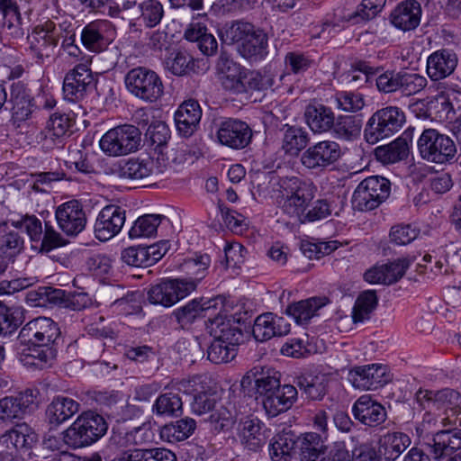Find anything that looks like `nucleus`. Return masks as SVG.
<instances>
[{
	"instance_id": "42",
	"label": "nucleus",
	"mask_w": 461,
	"mask_h": 461,
	"mask_svg": "<svg viewBox=\"0 0 461 461\" xmlns=\"http://www.w3.org/2000/svg\"><path fill=\"white\" fill-rule=\"evenodd\" d=\"M169 220L162 214H145L139 217L129 231L131 239L152 237L158 227L163 224H168Z\"/></svg>"
},
{
	"instance_id": "8",
	"label": "nucleus",
	"mask_w": 461,
	"mask_h": 461,
	"mask_svg": "<svg viewBox=\"0 0 461 461\" xmlns=\"http://www.w3.org/2000/svg\"><path fill=\"white\" fill-rule=\"evenodd\" d=\"M391 191L388 179L379 176H372L362 180L357 186L352 203L359 211H371L385 201Z\"/></svg>"
},
{
	"instance_id": "56",
	"label": "nucleus",
	"mask_w": 461,
	"mask_h": 461,
	"mask_svg": "<svg viewBox=\"0 0 461 461\" xmlns=\"http://www.w3.org/2000/svg\"><path fill=\"white\" fill-rule=\"evenodd\" d=\"M23 239L16 231H10L0 237V253L15 260L24 248Z\"/></svg>"
},
{
	"instance_id": "2",
	"label": "nucleus",
	"mask_w": 461,
	"mask_h": 461,
	"mask_svg": "<svg viewBox=\"0 0 461 461\" xmlns=\"http://www.w3.org/2000/svg\"><path fill=\"white\" fill-rule=\"evenodd\" d=\"M317 193V186L308 179L297 176L285 177L280 180L279 204L282 212L296 220L306 211Z\"/></svg>"
},
{
	"instance_id": "55",
	"label": "nucleus",
	"mask_w": 461,
	"mask_h": 461,
	"mask_svg": "<svg viewBox=\"0 0 461 461\" xmlns=\"http://www.w3.org/2000/svg\"><path fill=\"white\" fill-rule=\"evenodd\" d=\"M211 259L208 255H201L194 258H190L185 261V267L190 276L188 278H181L183 282H192L197 286L207 273L208 267L210 266Z\"/></svg>"
},
{
	"instance_id": "35",
	"label": "nucleus",
	"mask_w": 461,
	"mask_h": 461,
	"mask_svg": "<svg viewBox=\"0 0 461 461\" xmlns=\"http://www.w3.org/2000/svg\"><path fill=\"white\" fill-rule=\"evenodd\" d=\"M218 69L220 70V79L224 89L234 94L244 93L242 86L243 75L241 68L226 57L221 56L218 61Z\"/></svg>"
},
{
	"instance_id": "18",
	"label": "nucleus",
	"mask_w": 461,
	"mask_h": 461,
	"mask_svg": "<svg viewBox=\"0 0 461 461\" xmlns=\"http://www.w3.org/2000/svg\"><path fill=\"white\" fill-rule=\"evenodd\" d=\"M38 392L26 389L16 396H5L0 399V421L11 422L21 419L27 410L35 404Z\"/></svg>"
},
{
	"instance_id": "50",
	"label": "nucleus",
	"mask_w": 461,
	"mask_h": 461,
	"mask_svg": "<svg viewBox=\"0 0 461 461\" xmlns=\"http://www.w3.org/2000/svg\"><path fill=\"white\" fill-rule=\"evenodd\" d=\"M138 19L147 28L159 24L165 13L163 5L158 0H141L138 4Z\"/></svg>"
},
{
	"instance_id": "30",
	"label": "nucleus",
	"mask_w": 461,
	"mask_h": 461,
	"mask_svg": "<svg viewBox=\"0 0 461 461\" xmlns=\"http://www.w3.org/2000/svg\"><path fill=\"white\" fill-rule=\"evenodd\" d=\"M297 389L291 384L280 385L269 396L263 399V406L268 415L275 417L289 410L297 399Z\"/></svg>"
},
{
	"instance_id": "40",
	"label": "nucleus",
	"mask_w": 461,
	"mask_h": 461,
	"mask_svg": "<svg viewBox=\"0 0 461 461\" xmlns=\"http://www.w3.org/2000/svg\"><path fill=\"white\" fill-rule=\"evenodd\" d=\"M215 304L214 300L202 302V300L194 299L183 307L176 309L173 315L182 327H185L193 323L197 318L203 316V312L214 308Z\"/></svg>"
},
{
	"instance_id": "19",
	"label": "nucleus",
	"mask_w": 461,
	"mask_h": 461,
	"mask_svg": "<svg viewBox=\"0 0 461 461\" xmlns=\"http://www.w3.org/2000/svg\"><path fill=\"white\" fill-rule=\"evenodd\" d=\"M238 323L232 315L220 312L215 317L208 319L206 328L213 339L228 340L230 344H239L243 334Z\"/></svg>"
},
{
	"instance_id": "57",
	"label": "nucleus",
	"mask_w": 461,
	"mask_h": 461,
	"mask_svg": "<svg viewBox=\"0 0 461 461\" xmlns=\"http://www.w3.org/2000/svg\"><path fill=\"white\" fill-rule=\"evenodd\" d=\"M427 85V79L417 74L401 70L399 91L404 95L420 92Z\"/></svg>"
},
{
	"instance_id": "11",
	"label": "nucleus",
	"mask_w": 461,
	"mask_h": 461,
	"mask_svg": "<svg viewBox=\"0 0 461 461\" xmlns=\"http://www.w3.org/2000/svg\"><path fill=\"white\" fill-rule=\"evenodd\" d=\"M60 26L48 21L42 25L36 26L28 36L30 50L38 61L43 62L50 59L58 46L60 36Z\"/></svg>"
},
{
	"instance_id": "32",
	"label": "nucleus",
	"mask_w": 461,
	"mask_h": 461,
	"mask_svg": "<svg viewBox=\"0 0 461 461\" xmlns=\"http://www.w3.org/2000/svg\"><path fill=\"white\" fill-rule=\"evenodd\" d=\"M421 9L415 0L401 3L391 14V22L398 29L411 31L415 29L420 21Z\"/></svg>"
},
{
	"instance_id": "20",
	"label": "nucleus",
	"mask_w": 461,
	"mask_h": 461,
	"mask_svg": "<svg viewBox=\"0 0 461 461\" xmlns=\"http://www.w3.org/2000/svg\"><path fill=\"white\" fill-rule=\"evenodd\" d=\"M123 180H140L151 176V158H131L113 163L106 171Z\"/></svg>"
},
{
	"instance_id": "44",
	"label": "nucleus",
	"mask_w": 461,
	"mask_h": 461,
	"mask_svg": "<svg viewBox=\"0 0 461 461\" xmlns=\"http://www.w3.org/2000/svg\"><path fill=\"white\" fill-rule=\"evenodd\" d=\"M196 429V421L189 417L170 422L162 427L160 435L168 442H177L188 438Z\"/></svg>"
},
{
	"instance_id": "5",
	"label": "nucleus",
	"mask_w": 461,
	"mask_h": 461,
	"mask_svg": "<svg viewBox=\"0 0 461 461\" xmlns=\"http://www.w3.org/2000/svg\"><path fill=\"white\" fill-rule=\"evenodd\" d=\"M405 122L404 113L396 106L377 110L366 122L364 137L370 144L389 138L399 131Z\"/></svg>"
},
{
	"instance_id": "61",
	"label": "nucleus",
	"mask_w": 461,
	"mask_h": 461,
	"mask_svg": "<svg viewBox=\"0 0 461 461\" xmlns=\"http://www.w3.org/2000/svg\"><path fill=\"white\" fill-rule=\"evenodd\" d=\"M460 403L461 396L456 391L450 388L435 391L434 411L443 410L446 412L449 409L458 408Z\"/></svg>"
},
{
	"instance_id": "28",
	"label": "nucleus",
	"mask_w": 461,
	"mask_h": 461,
	"mask_svg": "<svg viewBox=\"0 0 461 461\" xmlns=\"http://www.w3.org/2000/svg\"><path fill=\"white\" fill-rule=\"evenodd\" d=\"M409 267V262L406 259H398L379 267H374L367 270L365 275V280L370 284L392 285L401 279Z\"/></svg>"
},
{
	"instance_id": "38",
	"label": "nucleus",
	"mask_w": 461,
	"mask_h": 461,
	"mask_svg": "<svg viewBox=\"0 0 461 461\" xmlns=\"http://www.w3.org/2000/svg\"><path fill=\"white\" fill-rule=\"evenodd\" d=\"M12 119L14 122H24L30 118L33 104L32 98L20 84H14L11 89Z\"/></svg>"
},
{
	"instance_id": "15",
	"label": "nucleus",
	"mask_w": 461,
	"mask_h": 461,
	"mask_svg": "<svg viewBox=\"0 0 461 461\" xmlns=\"http://www.w3.org/2000/svg\"><path fill=\"white\" fill-rule=\"evenodd\" d=\"M341 150L336 141L322 140L309 147L301 156L302 164L309 169H322L335 163Z\"/></svg>"
},
{
	"instance_id": "3",
	"label": "nucleus",
	"mask_w": 461,
	"mask_h": 461,
	"mask_svg": "<svg viewBox=\"0 0 461 461\" xmlns=\"http://www.w3.org/2000/svg\"><path fill=\"white\" fill-rule=\"evenodd\" d=\"M108 429L104 418L92 411H83L62 432L64 443L73 449L86 447L103 438Z\"/></svg>"
},
{
	"instance_id": "29",
	"label": "nucleus",
	"mask_w": 461,
	"mask_h": 461,
	"mask_svg": "<svg viewBox=\"0 0 461 461\" xmlns=\"http://www.w3.org/2000/svg\"><path fill=\"white\" fill-rule=\"evenodd\" d=\"M457 65L456 55L447 50H441L430 54L427 59L428 76L434 81L451 75Z\"/></svg>"
},
{
	"instance_id": "48",
	"label": "nucleus",
	"mask_w": 461,
	"mask_h": 461,
	"mask_svg": "<svg viewBox=\"0 0 461 461\" xmlns=\"http://www.w3.org/2000/svg\"><path fill=\"white\" fill-rule=\"evenodd\" d=\"M309 135L302 128L288 127L283 136L282 149L286 155L295 157L307 146Z\"/></svg>"
},
{
	"instance_id": "4",
	"label": "nucleus",
	"mask_w": 461,
	"mask_h": 461,
	"mask_svg": "<svg viewBox=\"0 0 461 461\" xmlns=\"http://www.w3.org/2000/svg\"><path fill=\"white\" fill-rule=\"evenodd\" d=\"M417 146L422 159L438 165L451 163L457 151L455 141L448 135L430 128L422 131Z\"/></svg>"
},
{
	"instance_id": "7",
	"label": "nucleus",
	"mask_w": 461,
	"mask_h": 461,
	"mask_svg": "<svg viewBox=\"0 0 461 461\" xmlns=\"http://www.w3.org/2000/svg\"><path fill=\"white\" fill-rule=\"evenodd\" d=\"M124 81L128 91L145 102H156L163 95L162 80L155 71L149 68H134L128 71Z\"/></svg>"
},
{
	"instance_id": "14",
	"label": "nucleus",
	"mask_w": 461,
	"mask_h": 461,
	"mask_svg": "<svg viewBox=\"0 0 461 461\" xmlns=\"http://www.w3.org/2000/svg\"><path fill=\"white\" fill-rule=\"evenodd\" d=\"M216 137L221 145L233 149H241L250 143L252 130L245 122L227 119L219 124Z\"/></svg>"
},
{
	"instance_id": "60",
	"label": "nucleus",
	"mask_w": 461,
	"mask_h": 461,
	"mask_svg": "<svg viewBox=\"0 0 461 461\" xmlns=\"http://www.w3.org/2000/svg\"><path fill=\"white\" fill-rule=\"evenodd\" d=\"M208 422L216 432L229 430L235 422V417L230 410L221 405L209 416Z\"/></svg>"
},
{
	"instance_id": "34",
	"label": "nucleus",
	"mask_w": 461,
	"mask_h": 461,
	"mask_svg": "<svg viewBox=\"0 0 461 461\" xmlns=\"http://www.w3.org/2000/svg\"><path fill=\"white\" fill-rule=\"evenodd\" d=\"M411 445L410 437L402 432H388L378 441V453L385 461H393Z\"/></svg>"
},
{
	"instance_id": "37",
	"label": "nucleus",
	"mask_w": 461,
	"mask_h": 461,
	"mask_svg": "<svg viewBox=\"0 0 461 461\" xmlns=\"http://www.w3.org/2000/svg\"><path fill=\"white\" fill-rule=\"evenodd\" d=\"M409 135L402 134L388 145L375 149L376 159L383 164H393L407 158L410 151Z\"/></svg>"
},
{
	"instance_id": "58",
	"label": "nucleus",
	"mask_w": 461,
	"mask_h": 461,
	"mask_svg": "<svg viewBox=\"0 0 461 461\" xmlns=\"http://www.w3.org/2000/svg\"><path fill=\"white\" fill-rule=\"evenodd\" d=\"M331 214V207L326 199H320L314 202L311 208L302 212L295 220L300 223L313 222L327 218Z\"/></svg>"
},
{
	"instance_id": "10",
	"label": "nucleus",
	"mask_w": 461,
	"mask_h": 461,
	"mask_svg": "<svg viewBox=\"0 0 461 461\" xmlns=\"http://www.w3.org/2000/svg\"><path fill=\"white\" fill-rule=\"evenodd\" d=\"M58 324L47 317H38L28 321L20 330L19 339L22 344H40L53 346L59 337Z\"/></svg>"
},
{
	"instance_id": "36",
	"label": "nucleus",
	"mask_w": 461,
	"mask_h": 461,
	"mask_svg": "<svg viewBox=\"0 0 461 461\" xmlns=\"http://www.w3.org/2000/svg\"><path fill=\"white\" fill-rule=\"evenodd\" d=\"M80 404L68 397L58 396L48 405L46 415L50 424L58 426L79 411Z\"/></svg>"
},
{
	"instance_id": "24",
	"label": "nucleus",
	"mask_w": 461,
	"mask_h": 461,
	"mask_svg": "<svg viewBox=\"0 0 461 461\" xmlns=\"http://www.w3.org/2000/svg\"><path fill=\"white\" fill-rule=\"evenodd\" d=\"M352 411L357 420L370 427L377 426L386 420L384 406L368 394L360 396L354 403Z\"/></svg>"
},
{
	"instance_id": "17",
	"label": "nucleus",
	"mask_w": 461,
	"mask_h": 461,
	"mask_svg": "<svg viewBox=\"0 0 461 461\" xmlns=\"http://www.w3.org/2000/svg\"><path fill=\"white\" fill-rule=\"evenodd\" d=\"M93 74L86 65L78 64L69 70L64 77L63 94L69 102L82 99L92 87Z\"/></svg>"
},
{
	"instance_id": "51",
	"label": "nucleus",
	"mask_w": 461,
	"mask_h": 461,
	"mask_svg": "<svg viewBox=\"0 0 461 461\" xmlns=\"http://www.w3.org/2000/svg\"><path fill=\"white\" fill-rule=\"evenodd\" d=\"M378 303L377 296L374 291H365L361 293L353 307L352 319L355 323L363 322L370 318L371 313L376 308Z\"/></svg>"
},
{
	"instance_id": "9",
	"label": "nucleus",
	"mask_w": 461,
	"mask_h": 461,
	"mask_svg": "<svg viewBox=\"0 0 461 461\" xmlns=\"http://www.w3.org/2000/svg\"><path fill=\"white\" fill-rule=\"evenodd\" d=\"M195 290L192 282L182 279H164L152 285L148 291V300L152 304L171 307Z\"/></svg>"
},
{
	"instance_id": "54",
	"label": "nucleus",
	"mask_w": 461,
	"mask_h": 461,
	"mask_svg": "<svg viewBox=\"0 0 461 461\" xmlns=\"http://www.w3.org/2000/svg\"><path fill=\"white\" fill-rule=\"evenodd\" d=\"M274 85L273 76L269 72L249 71L244 72L242 86L244 93L251 91H264Z\"/></svg>"
},
{
	"instance_id": "62",
	"label": "nucleus",
	"mask_w": 461,
	"mask_h": 461,
	"mask_svg": "<svg viewBox=\"0 0 461 461\" xmlns=\"http://www.w3.org/2000/svg\"><path fill=\"white\" fill-rule=\"evenodd\" d=\"M338 107L345 112L356 113L365 106L364 97L359 93L343 91L336 95Z\"/></svg>"
},
{
	"instance_id": "59",
	"label": "nucleus",
	"mask_w": 461,
	"mask_h": 461,
	"mask_svg": "<svg viewBox=\"0 0 461 461\" xmlns=\"http://www.w3.org/2000/svg\"><path fill=\"white\" fill-rule=\"evenodd\" d=\"M71 126V120L68 114L55 113L48 120L45 130L50 138L59 139L67 134Z\"/></svg>"
},
{
	"instance_id": "46",
	"label": "nucleus",
	"mask_w": 461,
	"mask_h": 461,
	"mask_svg": "<svg viewBox=\"0 0 461 461\" xmlns=\"http://www.w3.org/2000/svg\"><path fill=\"white\" fill-rule=\"evenodd\" d=\"M295 383L310 400H321L327 393L328 382L322 375H300L296 378Z\"/></svg>"
},
{
	"instance_id": "41",
	"label": "nucleus",
	"mask_w": 461,
	"mask_h": 461,
	"mask_svg": "<svg viewBox=\"0 0 461 461\" xmlns=\"http://www.w3.org/2000/svg\"><path fill=\"white\" fill-rule=\"evenodd\" d=\"M240 439L249 450L257 451L264 444V435L258 420L247 419L239 425Z\"/></svg>"
},
{
	"instance_id": "33",
	"label": "nucleus",
	"mask_w": 461,
	"mask_h": 461,
	"mask_svg": "<svg viewBox=\"0 0 461 461\" xmlns=\"http://www.w3.org/2000/svg\"><path fill=\"white\" fill-rule=\"evenodd\" d=\"M304 117L307 125L314 133H324L334 126L335 114L331 108L321 104L306 106Z\"/></svg>"
},
{
	"instance_id": "39",
	"label": "nucleus",
	"mask_w": 461,
	"mask_h": 461,
	"mask_svg": "<svg viewBox=\"0 0 461 461\" xmlns=\"http://www.w3.org/2000/svg\"><path fill=\"white\" fill-rule=\"evenodd\" d=\"M302 461H322L328 447L323 438L316 432H306L300 438Z\"/></svg>"
},
{
	"instance_id": "27",
	"label": "nucleus",
	"mask_w": 461,
	"mask_h": 461,
	"mask_svg": "<svg viewBox=\"0 0 461 461\" xmlns=\"http://www.w3.org/2000/svg\"><path fill=\"white\" fill-rule=\"evenodd\" d=\"M429 109L437 120L452 122L461 114V93L452 91L437 95L430 102Z\"/></svg>"
},
{
	"instance_id": "22",
	"label": "nucleus",
	"mask_w": 461,
	"mask_h": 461,
	"mask_svg": "<svg viewBox=\"0 0 461 461\" xmlns=\"http://www.w3.org/2000/svg\"><path fill=\"white\" fill-rule=\"evenodd\" d=\"M290 325L283 317L272 312L258 316L254 321L252 333L258 341H267L275 336H283L289 332Z\"/></svg>"
},
{
	"instance_id": "49",
	"label": "nucleus",
	"mask_w": 461,
	"mask_h": 461,
	"mask_svg": "<svg viewBox=\"0 0 461 461\" xmlns=\"http://www.w3.org/2000/svg\"><path fill=\"white\" fill-rule=\"evenodd\" d=\"M295 441L293 435L283 432L276 435L269 446V455L273 461H290Z\"/></svg>"
},
{
	"instance_id": "21",
	"label": "nucleus",
	"mask_w": 461,
	"mask_h": 461,
	"mask_svg": "<svg viewBox=\"0 0 461 461\" xmlns=\"http://www.w3.org/2000/svg\"><path fill=\"white\" fill-rule=\"evenodd\" d=\"M20 362L35 369L50 367L57 357V350L53 346H41L40 344H23L18 352Z\"/></svg>"
},
{
	"instance_id": "63",
	"label": "nucleus",
	"mask_w": 461,
	"mask_h": 461,
	"mask_svg": "<svg viewBox=\"0 0 461 461\" xmlns=\"http://www.w3.org/2000/svg\"><path fill=\"white\" fill-rule=\"evenodd\" d=\"M192 57L186 51L172 53L166 60V68L176 76H184L191 69Z\"/></svg>"
},
{
	"instance_id": "26",
	"label": "nucleus",
	"mask_w": 461,
	"mask_h": 461,
	"mask_svg": "<svg viewBox=\"0 0 461 461\" xmlns=\"http://www.w3.org/2000/svg\"><path fill=\"white\" fill-rule=\"evenodd\" d=\"M37 441V434L25 422L14 425L0 436V444L6 448L28 451Z\"/></svg>"
},
{
	"instance_id": "47",
	"label": "nucleus",
	"mask_w": 461,
	"mask_h": 461,
	"mask_svg": "<svg viewBox=\"0 0 461 461\" xmlns=\"http://www.w3.org/2000/svg\"><path fill=\"white\" fill-rule=\"evenodd\" d=\"M103 22H92L86 25L81 32L82 44L90 51L100 52L107 45V41L104 36Z\"/></svg>"
},
{
	"instance_id": "43",
	"label": "nucleus",
	"mask_w": 461,
	"mask_h": 461,
	"mask_svg": "<svg viewBox=\"0 0 461 461\" xmlns=\"http://www.w3.org/2000/svg\"><path fill=\"white\" fill-rule=\"evenodd\" d=\"M362 120L354 115H339L334 119L331 131L337 139L351 141L360 136Z\"/></svg>"
},
{
	"instance_id": "23",
	"label": "nucleus",
	"mask_w": 461,
	"mask_h": 461,
	"mask_svg": "<svg viewBox=\"0 0 461 461\" xmlns=\"http://www.w3.org/2000/svg\"><path fill=\"white\" fill-rule=\"evenodd\" d=\"M252 379L255 381L257 393L264 398L269 396L280 386V374L270 367L256 366L251 369L241 380V386H249Z\"/></svg>"
},
{
	"instance_id": "13",
	"label": "nucleus",
	"mask_w": 461,
	"mask_h": 461,
	"mask_svg": "<svg viewBox=\"0 0 461 461\" xmlns=\"http://www.w3.org/2000/svg\"><path fill=\"white\" fill-rule=\"evenodd\" d=\"M126 212L115 204L104 206L98 213L95 225V236L100 241H107L115 237L123 227Z\"/></svg>"
},
{
	"instance_id": "6",
	"label": "nucleus",
	"mask_w": 461,
	"mask_h": 461,
	"mask_svg": "<svg viewBox=\"0 0 461 461\" xmlns=\"http://www.w3.org/2000/svg\"><path fill=\"white\" fill-rule=\"evenodd\" d=\"M140 144V131L130 124L110 129L99 141L102 151L111 157L126 156L136 151Z\"/></svg>"
},
{
	"instance_id": "31",
	"label": "nucleus",
	"mask_w": 461,
	"mask_h": 461,
	"mask_svg": "<svg viewBox=\"0 0 461 461\" xmlns=\"http://www.w3.org/2000/svg\"><path fill=\"white\" fill-rule=\"evenodd\" d=\"M431 453L435 459H441L461 449V428L438 430L432 438Z\"/></svg>"
},
{
	"instance_id": "45",
	"label": "nucleus",
	"mask_w": 461,
	"mask_h": 461,
	"mask_svg": "<svg viewBox=\"0 0 461 461\" xmlns=\"http://www.w3.org/2000/svg\"><path fill=\"white\" fill-rule=\"evenodd\" d=\"M328 300L325 297H312L307 300L290 304L286 312L291 315L297 323L308 321L316 312L326 305Z\"/></svg>"
},
{
	"instance_id": "64",
	"label": "nucleus",
	"mask_w": 461,
	"mask_h": 461,
	"mask_svg": "<svg viewBox=\"0 0 461 461\" xmlns=\"http://www.w3.org/2000/svg\"><path fill=\"white\" fill-rule=\"evenodd\" d=\"M140 432V429H135L133 431L130 432H113L109 440V447L114 450L122 451V453L131 452V450L126 449L136 444L135 439Z\"/></svg>"
},
{
	"instance_id": "52",
	"label": "nucleus",
	"mask_w": 461,
	"mask_h": 461,
	"mask_svg": "<svg viewBox=\"0 0 461 461\" xmlns=\"http://www.w3.org/2000/svg\"><path fill=\"white\" fill-rule=\"evenodd\" d=\"M183 402L176 393H166L155 401L152 411L158 416H173L181 413Z\"/></svg>"
},
{
	"instance_id": "16",
	"label": "nucleus",
	"mask_w": 461,
	"mask_h": 461,
	"mask_svg": "<svg viewBox=\"0 0 461 461\" xmlns=\"http://www.w3.org/2000/svg\"><path fill=\"white\" fill-rule=\"evenodd\" d=\"M348 379L352 385L360 390H375L390 381L387 367L383 365L357 366L349 371Z\"/></svg>"
},
{
	"instance_id": "53",
	"label": "nucleus",
	"mask_w": 461,
	"mask_h": 461,
	"mask_svg": "<svg viewBox=\"0 0 461 461\" xmlns=\"http://www.w3.org/2000/svg\"><path fill=\"white\" fill-rule=\"evenodd\" d=\"M237 345L214 339L207 350V358L214 364L228 363L235 357Z\"/></svg>"
},
{
	"instance_id": "25",
	"label": "nucleus",
	"mask_w": 461,
	"mask_h": 461,
	"mask_svg": "<svg viewBox=\"0 0 461 461\" xmlns=\"http://www.w3.org/2000/svg\"><path fill=\"white\" fill-rule=\"evenodd\" d=\"M202 109L195 100L185 101L175 113L176 130L183 137H190L197 130Z\"/></svg>"
},
{
	"instance_id": "12",
	"label": "nucleus",
	"mask_w": 461,
	"mask_h": 461,
	"mask_svg": "<svg viewBox=\"0 0 461 461\" xmlns=\"http://www.w3.org/2000/svg\"><path fill=\"white\" fill-rule=\"evenodd\" d=\"M55 218L59 228L69 237H76L86 225V215L77 200L66 202L56 208Z\"/></svg>"
},
{
	"instance_id": "1",
	"label": "nucleus",
	"mask_w": 461,
	"mask_h": 461,
	"mask_svg": "<svg viewBox=\"0 0 461 461\" xmlns=\"http://www.w3.org/2000/svg\"><path fill=\"white\" fill-rule=\"evenodd\" d=\"M222 38L229 43H240V54L250 61L263 59L268 53V37L262 30L246 22H235L228 26Z\"/></svg>"
}]
</instances>
